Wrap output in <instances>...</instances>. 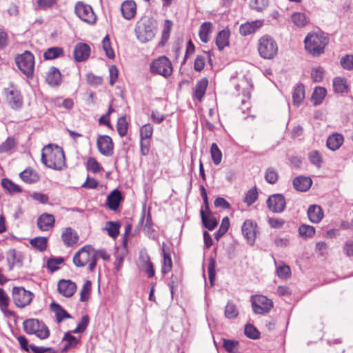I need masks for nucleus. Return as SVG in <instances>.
Returning a JSON list of instances; mask_svg holds the SVG:
<instances>
[{
  "mask_svg": "<svg viewBox=\"0 0 353 353\" xmlns=\"http://www.w3.org/2000/svg\"><path fill=\"white\" fill-rule=\"evenodd\" d=\"M41 162L48 168L61 170L65 166V158L62 148L52 144L45 146L41 154Z\"/></svg>",
  "mask_w": 353,
  "mask_h": 353,
  "instance_id": "f257e3e1",
  "label": "nucleus"
},
{
  "mask_svg": "<svg viewBox=\"0 0 353 353\" xmlns=\"http://www.w3.org/2000/svg\"><path fill=\"white\" fill-rule=\"evenodd\" d=\"M157 30V21L152 17L144 16L137 22L134 32L137 39L145 43L154 37Z\"/></svg>",
  "mask_w": 353,
  "mask_h": 353,
  "instance_id": "f03ea898",
  "label": "nucleus"
},
{
  "mask_svg": "<svg viewBox=\"0 0 353 353\" xmlns=\"http://www.w3.org/2000/svg\"><path fill=\"white\" fill-rule=\"evenodd\" d=\"M305 50L312 56H319L324 52L325 47L328 44L329 39L323 33H312L307 35L304 40Z\"/></svg>",
  "mask_w": 353,
  "mask_h": 353,
  "instance_id": "7ed1b4c3",
  "label": "nucleus"
},
{
  "mask_svg": "<svg viewBox=\"0 0 353 353\" xmlns=\"http://www.w3.org/2000/svg\"><path fill=\"white\" fill-rule=\"evenodd\" d=\"M23 327L28 334H35L40 339H46L50 335L48 327L41 321L30 319L23 321Z\"/></svg>",
  "mask_w": 353,
  "mask_h": 353,
  "instance_id": "20e7f679",
  "label": "nucleus"
},
{
  "mask_svg": "<svg viewBox=\"0 0 353 353\" xmlns=\"http://www.w3.org/2000/svg\"><path fill=\"white\" fill-rule=\"evenodd\" d=\"M150 71L152 74L168 78L172 74L173 68L170 59L166 56L163 55L151 61Z\"/></svg>",
  "mask_w": 353,
  "mask_h": 353,
  "instance_id": "39448f33",
  "label": "nucleus"
},
{
  "mask_svg": "<svg viewBox=\"0 0 353 353\" xmlns=\"http://www.w3.org/2000/svg\"><path fill=\"white\" fill-rule=\"evenodd\" d=\"M258 50L261 57L271 59L277 54L278 46L272 37L263 36L259 40Z\"/></svg>",
  "mask_w": 353,
  "mask_h": 353,
  "instance_id": "423d86ee",
  "label": "nucleus"
},
{
  "mask_svg": "<svg viewBox=\"0 0 353 353\" xmlns=\"http://www.w3.org/2000/svg\"><path fill=\"white\" fill-rule=\"evenodd\" d=\"M15 62L19 69L27 77L32 76L34 68V57L30 52L25 51L23 54L17 56Z\"/></svg>",
  "mask_w": 353,
  "mask_h": 353,
  "instance_id": "0eeeda50",
  "label": "nucleus"
},
{
  "mask_svg": "<svg viewBox=\"0 0 353 353\" xmlns=\"http://www.w3.org/2000/svg\"><path fill=\"white\" fill-rule=\"evenodd\" d=\"M74 13L83 22L94 25L97 22V15L92 8L83 1H77L74 6Z\"/></svg>",
  "mask_w": 353,
  "mask_h": 353,
  "instance_id": "6e6552de",
  "label": "nucleus"
},
{
  "mask_svg": "<svg viewBox=\"0 0 353 353\" xmlns=\"http://www.w3.org/2000/svg\"><path fill=\"white\" fill-rule=\"evenodd\" d=\"M94 249L90 245L81 248L74 256V265H96Z\"/></svg>",
  "mask_w": 353,
  "mask_h": 353,
  "instance_id": "1a4fd4ad",
  "label": "nucleus"
},
{
  "mask_svg": "<svg viewBox=\"0 0 353 353\" xmlns=\"http://www.w3.org/2000/svg\"><path fill=\"white\" fill-rule=\"evenodd\" d=\"M251 302L252 310L257 314H268L273 307L272 301L263 295L252 296Z\"/></svg>",
  "mask_w": 353,
  "mask_h": 353,
  "instance_id": "9d476101",
  "label": "nucleus"
},
{
  "mask_svg": "<svg viewBox=\"0 0 353 353\" xmlns=\"http://www.w3.org/2000/svg\"><path fill=\"white\" fill-rule=\"evenodd\" d=\"M33 297L34 294L23 287H14L12 289L13 301L18 307L23 308L28 305Z\"/></svg>",
  "mask_w": 353,
  "mask_h": 353,
  "instance_id": "9b49d317",
  "label": "nucleus"
},
{
  "mask_svg": "<svg viewBox=\"0 0 353 353\" xmlns=\"http://www.w3.org/2000/svg\"><path fill=\"white\" fill-rule=\"evenodd\" d=\"M266 203L269 210L274 213L282 212L286 206L285 197L281 194L272 195L268 199Z\"/></svg>",
  "mask_w": 353,
  "mask_h": 353,
  "instance_id": "f8f14e48",
  "label": "nucleus"
},
{
  "mask_svg": "<svg viewBox=\"0 0 353 353\" xmlns=\"http://www.w3.org/2000/svg\"><path fill=\"white\" fill-rule=\"evenodd\" d=\"M257 225L252 220H246L242 225L241 232L247 242L252 245L256 236Z\"/></svg>",
  "mask_w": 353,
  "mask_h": 353,
  "instance_id": "ddd939ff",
  "label": "nucleus"
},
{
  "mask_svg": "<svg viewBox=\"0 0 353 353\" xmlns=\"http://www.w3.org/2000/svg\"><path fill=\"white\" fill-rule=\"evenodd\" d=\"M97 145L100 153L110 157L113 154L114 144L112 139L108 135H100L97 138Z\"/></svg>",
  "mask_w": 353,
  "mask_h": 353,
  "instance_id": "4468645a",
  "label": "nucleus"
},
{
  "mask_svg": "<svg viewBox=\"0 0 353 353\" xmlns=\"http://www.w3.org/2000/svg\"><path fill=\"white\" fill-rule=\"evenodd\" d=\"M73 54L76 61H84L90 54V48L86 43H79L74 47Z\"/></svg>",
  "mask_w": 353,
  "mask_h": 353,
  "instance_id": "2eb2a0df",
  "label": "nucleus"
},
{
  "mask_svg": "<svg viewBox=\"0 0 353 353\" xmlns=\"http://www.w3.org/2000/svg\"><path fill=\"white\" fill-rule=\"evenodd\" d=\"M54 216L48 213H43L41 214L37 221L39 229L41 231H48L54 224Z\"/></svg>",
  "mask_w": 353,
  "mask_h": 353,
  "instance_id": "dca6fc26",
  "label": "nucleus"
},
{
  "mask_svg": "<svg viewBox=\"0 0 353 353\" xmlns=\"http://www.w3.org/2000/svg\"><path fill=\"white\" fill-rule=\"evenodd\" d=\"M77 290V285L70 280H61L58 283V290L65 297L72 296Z\"/></svg>",
  "mask_w": 353,
  "mask_h": 353,
  "instance_id": "f3484780",
  "label": "nucleus"
},
{
  "mask_svg": "<svg viewBox=\"0 0 353 353\" xmlns=\"http://www.w3.org/2000/svg\"><path fill=\"white\" fill-rule=\"evenodd\" d=\"M46 81L52 87L59 85L62 81L59 70L54 66L50 67L46 74Z\"/></svg>",
  "mask_w": 353,
  "mask_h": 353,
  "instance_id": "a211bd4d",
  "label": "nucleus"
},
{
  "mask_svg": "<svg viewBox=\"0 0 353 353\" xmlns=\"http://www.w3.org/2000/svg\"><path fill=\"white\" fill-rule=\"evenodd\" d=\"M263 25L260 20H256L251 22H247L241 24L239 28V32L243 36H247L254 33Z\"/></svg>",
  "mask_w": 353,
  "mask_h": 353,
  "instance_id": "6ab92c4d",
  "label": "nucleus"
},
{
  "mask_svg": "<svg viewBox=\"0 0 353 353\" xmlns=\"http://www.w3.org/2000/svg\"><path fill=\"white\" fill-rule=\"evenodd\" d=\"M121 10L123 17L130 20L134 18L136 14L137 5L134 1L128 0L122 3Z\"/></svg>",
  "mask_w": 353,
  "mask_h": 353,
  "instance_id": "aec40b11",
  "label": "nucleus"
},
{
  "mask_svg": "<svg viewBox=\"0 0 353 353\" xmlns=\"http://www.w3.org/2000/svg\"><path fill=\"white\" fill-rule=\"evenodd\" d=\"M7 101L12 109H18L22 105V97L16 89L10 90L6 94Z\"/></svg>",
  "mask_w": 353,
  "mask_h": 353,
  "instance_id": "412c9836",
  "label": "nucleus"
},
{
  "mask_svg": "<svg viewBox=\"0 0 353 353\" xmlns=\"http://www.w3.org/2000/svg\"><path fill=\"white\" fill-rule=\"evenodd\" d=\"M122 200L121 191L115 189L107 196V206L112 210H117Z\"/></svg>",
  "mask_w": 353,
  "mask_h": 353,
  "instance_id": "4be33fe9",
  "label": "nucleus"
},
{
  "mask_svg": "<svg viewBox=\"0 0 353 353\" xmlns=\"http://www.w3.org/2000/svg\"><path fill=\"white\" fill-rule=\"evenodd\" d=\"M307 216L309 220L314 223H319L323 218V211L321 206L312 205L307 209Z\"/></svg>",
  "mask_w": 353,
  "mask_h": 353,
  "instance_id": "5701e85b",
  "label": "nucleus"
},
{
  "mask_svg": "<svg viewBox=\"0 0 353 353\" xmlns=\"http://www.w3.org/2000/svg\"><path fill=\"white\" fill-rule=\"evenodd\" d=\"M61 239L67 246H72L76 244L79 240L77 233L71 228H65L62 234Z\"/></svg>",
  "mask_w": 353,
  "mask_h": 353,
  "instance_id": "b1692460",
  "label": "nucleus"
},
{
  "mask_svg": "<svg viewBox=\"0 0 353 353\" xmlns=\"http://www.w3.org/2000/svg\"><path fill=\"white\" fill-rule=\"evenodd\" d=\"M312 181L310 177L299 176L293 180L294 188L300 192H306L310 189Z\"/></svg>",
  "mask_w": 353,
  "mask_h": 353,
  "instance_id": "393cba45",
  "label": "nucleus"
},
{
  "mask_svg": "<svg viewBox=\"0 0 353 353\" xmlns=\"http://www.w3.org/2000/svg\"><path fill=\"white\" fill-rule=\"evenodd\" d=\"M343 141L344 139L341 134L339 133H333L328 137L326 145L330 150L335 151L341 146Z\"/></svg>",
  "mask_w": 353,
  "mask_h": 353,
  "instance_id": "a878e982",
  "label": "nucleus"
},
{
  "mask_svg": "<svg viewBox=\"0 0 353 353\" xmlns=\"http://www.w3.org/2000/svg\"><path fill=\"white\" fill-rule=\"evenodd\" d=\"M230 34L228 29H223L217 34L216 44L219 50H222L225 47L229 46Z\"/></svg>",
  "mask_w": 353,
  "mask_h": 353,
  "instance_id": "bb28decb",
  "label": "nucleus"
},
{
  "mask_svg": "<svg viewBox=\"0 0 353 353\" xmlns=\"http://www.w3.org/2000/svg\"><path fill=\"white\" fill-rule=\"evenodd\" d=\"M291 21L298 28H303L307 26L310 19L303 12H294L291 15Z\"/></svg>",
  "mask_w": 353,
  "mask_h": 353,
  "instance_id": "cd10ccee",
  "label": "nucleus"
},
{
  "mask_svg": "<svg viewBox=\"0 0 353 353\" xmlns=\"http://www.w3.org/2000/svg\"><path fill=\"white\" fill-rule=\"evenodd\" d=\"M200 214L204 227L209 230H213L218 224L215 217H214L211 214H205L203 210H201Z\"/></svg>",
  "mask_w": 353,
  "mask_h": 353,
  "instance_id": "c85d7f7f",
  "label": "nucleus"
},
{
  "mask_svg": "<svg viewBox=\"0 0 353 353\" xmlns=\"http://www.w3.org/2000/svg\"><path fill=\"white\" fill-rule=\"evenodd\" d=\"M21 179L27 183H34L39 181V174L32 169H26L20 173Z\"/></svg>",
  "mask_w": 353,
  "mask_h": 353,
  "instance_id": "c756f323",
  "label": "nucleus"
},
{
  "mask_svg": "<svg viewBox=\"0 0 353 353\" xmlns=\"http://www.w3.org/2000/svg\"><path fill=\"white\" fill-rule=\"evenodd\" d=\"M50 307L52 310L55 313L57 321L58 323L61 322L65 319L70 318V315L59 304L53 302L50 304Z\"/></svg>",
  "mask_w": 353,
  "mask_h": 353,
  "instance_id": "7c9ffc66",
  "label": "nucleus"
},
{
  "mask_svg": "<svg viewBox=\"0 0 353 353\" xmlns=\"http://www.w3.org/2000/svg\"><path fill=\"white\" fill-rule=\"evenodd\" d=\"M208 84V81L206 78H203L196 83L194 96L199 101H201L204 97Z\"/></svg>",
  "mask_w": 353,
  "mask_h": 353,
  "instance_id": "2f4dec72",
  "label": "nucleus"
},
{
  "mask_svg": "<svg viewBox=\"0 0 353 353\" xmlns=\"http://www.w3.org/2000/svg\"><path fill=\"white\" fill-rule=\"evenodd\" d=\"M212 24L210 22H204L200 27L199 35L203 43L209 41V35L212 32Z\"/></svg>",
  "mask_w": 353,
  "mask_h": 353,
  "instance_id": "473e14b6",
  "label": "nucleus"
},
{
  "mask_svg": "<svg viewBox=\"0 0 353 353\" xmlns=\"http://www.w3.org/2000/svg\"><path fill=\"white\" fill-rule=\"evenodd\" d=\"M292 98L295 105H299L305 99V88L303 84H299L294 88Z\"/></svg>",
  "mask_w": 353,
  "mask_h": 353,
  "instance_id": "72a5a7b5",
  "label": "nucleus"
},
{
  "mask_svg": "<svg viewBox=\"0 0 353 353\" xmlns=\"http://www.w3.org/2000/svg\"><path fill=\"white\" fill-rule=\"evenodd\" d=\"M121 224L118 221H108L105 223V230H107L110 236L115 239L119 234Z\"/></svg>",
  "mask_w": 353,
  "mask_h": 353,
  "instance_id": "f704fd0d",
  "label": "nucleus"
},
{
  "mask_svg": "<svg viewBox=\"0 0 353 353\" xmlns=\"http://www.w3.org/2000/svg\"><path fill=\"white\" fill-rule=\"evenodd\" d=\"M172 21H170L169 19L165 20L164 24H163V28L162 33H161V40L159 43L160 46H165V43L168 41V40L170 37V32L172 30Z\"/></svg>",
  "mask_w": 353,
  "mask_h": 353,
  "instance_id": "c9c22d12",
  "label": "nucleus"
},
{
  "mask_svg": "<svg viewBox=\"0 0 353 353\" xmlns=\"http://www.w3.org/2000/svg\"><path fill=\"white\" fill-rule=\"evenodd\" d=\"M63 54V50L60 47H52L46 50L43 57L46 60H51L58 58Z\"/></svg>",
  "mask_w": 353,
  "mask_h": 353,
  "instance_id": "e433bc0d",
  "label": "nucleus"
},
{
  "mask_svg": "<svg viewBox=\"0 0 353 353\" xmlns=\"http://www.w3.org/2000/svg\"><path fill=\"white\" fill-rule=\"evenodd\" d=\"M1 185L10 193H19L21 192V188L11 180L5 178L1 180Z\"/></svg>",
  "mask_w": 353,
  "mask_h": 353,
  "instance_id": "4c0bfd02",
  "label": "nucleus"
},
{
  "mask_svg": "<svg viewBox=\"0 0 353 353\" xmlns=\"http://www.w3.org/2000/svg\"><path fill=\"white\" fill-rule=\"evenodd\" d=\"M301 237L304 239L311 238L315 234V228L313 226L303 224L298 229Z\"/></svg>",
  "mask_w": 353,
  "mask_h": 353,
  "instance_id": "58836bf2",
  "label": "nucleus"
},
{
  "mask_svg": "<svg viewBox=\"0 0 353 353\" xmlns=\"http://www.w3.org/2000/svg\"><path fill=\"white\" fill-rule=\"evenodd\" d=\"M327 91L323 87H317L314 89L312 95V101L315 105L320 104L325 97L326 96Z\"/></svg>",
  "mask_w": 353,
  "mask_h": 353,
  "instance_id": "ea45409f",
  "label": "nucleus"
},
{
  "mask_svg": "<svg viewBox=\"0 0 353 353\" xmlns=\"http://www.w3.org/2000/svg\"><path fill=\"white\" fill-rule=\"evenodd\" d=\"M333 89L335 92L343 93L347 90L346 80L344 78L336 77L333 80Z\"/></svg>",
  "mask_w": 353,
  "mask_h": 353,
  "instance_id": "a19ab883",
  "label": "nucleus"
},
{
  "mask_svg": "<svg viewBox=\"0 0 353 353\" xmlns=\"http://www.w3.org/2000/svg\"><path fill=\"white\" fill-rule=\"evenodd\" d=\"M48 239L46 237L38 236L30 241V245L39 250V251H44L47 248Z\"/></svg>",
  "mask_w": 353,
  "mask_h": 353,
  "instance_id": "79ce46f5",
  "label": "nucleus"
},
{
  "mask_svg": "<svg viewBox=\"0 0 353 353\" xmlns=\"http://www.w3.org/2000/svg\"><path fill=\"white\" fill-rule=\"evenodd\" d=\"M9 303V296L2 288H0V309L4 314H12V312L8 310Z\"/></svg>",
  "mask_w": 353,
  "mask_h": 353,
  "instance_id": "37998d69",
  "label": "nucleus"
},
{
  "mask_svg": "<svg viewBox=\"0 0 353 353\" xmlns=\"http://www.w3.org/2000/svg\"><path fill=\"white\" fill-rule=\"evenodd\" d=\"M258 199V192L256 187L250 189L245 195L243 202L247 204L248 206L252 205Z\"/></svg>",
  "mask_w": 353,
  "mask_h": 353,
  "instance_id": "c03bdc74",
  "label": "nucleus"
},
{
  "mask_svg": "<svg viewBox=\"0 0 353 353\" xmlns=\"http://www.w3.org/2000/svg\"><path fill=\"white\" fill-rule=\"evenodd\" d=\"M210 154L213 163L214 165H219L222 159V153L219 150L216 143H213L210 147Z\"/></svg>",
  "mask_w": 353,
  "mask_h": 353,
  "instance_id": "a18cd8bd",
  "label": "nucleus"
},
{
  "mask_svg": "<svg viewBox=\"0 0 353 353\" xmlns=\"http://www.w3.org/2000/svg\"><path fill=\"white\" fill-rule=\"evenodd\" d=\"M264 176L268 183L274 184L278 181L279 174L274 168L270 167L266 170Z\"/></svg>",
  "mask_w": 353,
  "mask_h": 353,
  "instance_id": "49530a36",
  "label": "nucleus"
},
{
  "mask_svg": "<svg viewBox=\"0 0 353 353\" xmlns=\"http://www.w3.org/2000/svg\"><path fill=\"white\" fill-rule=\"evenodd\" d=\"M128 124L125 117H121L118 119L117 123V130L121 137H124L128 132Z\"/></svg>",
  "mask_w": 353,
  "mask_h": 353,
  "instance_id": "de8ad7c7",
  "label": "nucleus"
},
{
  "mask_svg": "<svg viewBox=\"0 0 353 353\" xmlns=\"http://www.w3.org/2000/svg\"><path fill=\"white\" fill-rule=\"evenodd\" d=\"M229 227L230 221L228 217L225 216L222 219L221 224L218 231L215 233V239L219 240L221 236H223L228 232Z\"/></svg>",
  "mask_w": 353,
  "mask_h": 353,
  "instance_id": "09e8293b",
  "label": "nucleus"
},
{
  "mask_svg": "<svg viewBox=\"0 0 353 353\" xmlns=\"http://www.w3.org/2000/svg\"><path fill=\"white\" fill-rule=\"evenodd\" d=\"M91 292V282L90 281H86L80 292V301L81 302H85L88 301L90 298V294Z\"/></svg>",
  "mask_w": 353,
  "mask_h": 353,
  "instance_id": "8fccbe9b",
  "label": "nucleus"
},
{
  "mask_svg": "<svg viewBox=\"0 0 353 353\" xmlns=\"http://www.w3.org/2000/svg\"><path fill=\"white\" fill-rule=\"evenodd\" d=\"M102 46L103 49L105 52L106 56L109 59H114V52L111 47V43L110 40V37L108 35H106L103 41H102Z\"/></svg>",
  "mask_w": 353,
  "mask_h": 353,
  "instance_id": "3c124183",
  "label": "nucleus"
},
{
  "mask_svg": "<svg viewBox=\"0 0 353 353\" xmlns=\"http://www.w3.org/2000/svg\"><path fill=\"white\" fill-rule=\"evenodd\" d=\"M17 145L16 140L13 137H8L0 145V152H8L13 149Z\"/></svg>",
  "mask_w": 353,
  "mask_h": 353,
  "instance_id": "603ef678",
  "label": "nucleus"
},
{
  "mask_svg": "<svg viewBox=\"0 0 353 353\" xmlns=\"http://www.w3.org/2000/svg\"><path fill=\"white\" fill-rule=\"evenodd\" d=\"M239 314V312L234 304L228 303L225 308V316L227 319H234Z\"/></svg>",
  "mask_w": 353,
  "mask_h": 353,
  "instance_id": "864d4df0",
  "label": "nucleus"
},
{
  "mask_svg": "<svg viewBox=\"0 0 353 353\" xmlns=\"http://www.w3.org/2000/svg\"><path fill=\"white\" fill-rule=\"evenodd\" d=\"M86 81L90 85L97 87L102 84L103 79L90 72L86 74Z\"/></svg>",
  "mask_w": 353,
  "mask_h": 353,
  "instance_id": "5fc2aeb1",
  "label": "nucleus"
},
{
  "mask_svg": "<svg viewBox=\"0 0 353 353\" xmlns=\"http://www.w3.org/2000/svg\"><path fill=\"white\" fill-rule=\"evenodd\" d=\"M244 333L248 337L252 339H256L259 338L260 335L257 329L251 324H248L245 325Z\"/></svg>",
  "mask_w": 353,
  "mask_h": 353,
  "instance_id": "6e6d98bb",
  "label": "nucleus"
},
{
  "mask_svg": "<svg viewBox=\"0 0 353 353\" xmlns=\"http://www.w3.org/2000/svg\"><path fill=\"white\" fill-rule=\"evenodd\" d=\"M239 342L236 341L224 339L223 346L230 353H236Z\"/></svg>",
  "mask_w": 353,
  "mask_h": 353,
  "instance_id": "4d7b16f0",
  "label": "nucleus"
},
{
  "mask_svg": "<svg viewBox=\"0 0 353 353\" xmlns=\"http://www.w3.org/2000/svg\"><path fill=\"white\" fill-rule=\"evenodd\" d=\"M87 168L88 170L92 171L93 173H98L102 170L100 164L93 157H90L88 159Z\"/></svg>",
  "mask_w": 353,
  "mask_h": 353,
  "instance_id": "13d9d810",
  "label": "nucleus"
},
{
  "mask_svg": "<svg viewBox=\"0 0 353 353\" xmlns=\"http://www.w3.org/2000/svg\"><path fill=\"white\" fill-rule=\"evenodd\" d=\"M162 254L163 258V265H172L170 250L165 243H162Z\"/></svg>",
  "mask_w": 353,
  "mask_h": 353,
  "instance_id": "bf43d9fd",
  "label": "nucleus"
},
{
  "mask_svg": "<svg viewBox=\"0 0 353 353\" xmlns=\"http://www.w3.org/2000/svg\"><path fill=\"white\" fill-rule=\"evenodd\" d=\"M309 159L311 163L315 165L318 168L321 167L322 163V157L318 151H312L309 154Z\"/></svg>",
  "mask_w": 353,
  "mask_h": 353,
  "instance_id": "052dcab7",
  "label": "nucleus"
},
{
  "mask_svg": "<svg viewBox=\"0 0 353 353\" xmlns=\"http://www.w3.org/2000/svg\"><path fill=\"white\" fill-rule=\"evenodd\" d=\"M343 68L350 70L353 68V55L347 54L343 57L340 61Z\"/></svg>",
  "mask_w": 353,
  "mask_h": 353,
  "instance_id": "680f3d73",
  "label": "nucleus"
},
{
  "mask_svg": "<svg viewBox=\"0 0 353 353\" xmlns=\"http://www.w3.org/2000/svg\"><path fill=\"white\" fill-rule=\"evenodd\" d=\"M63 340L67 342V343L64 346V350H68L70 347H75L79 342L77 338L71 335L70 333L65 334Z\"/></svg>",
  "mask_w": 353,
  "mask_h": 353,
  "instance_id": "e2e57ef3",
  "label": "nucleus"
},
{
  "mask_svg": "<svg viewBox=\"0 0 353 353\" xmlns=\"http://www.w3.org/2000/svg\"><path fill=\"white\" fill-rule=\"evenodd\" d=\"M250 6L257 11H262L268 6V0H251Z\"/></svg>",
  "mask_w": 353,
  "mask_h": 353,
  "instance_id": "0e129e2a",
  "label": "nucleus"
},
{
  "mask_svg": "<svg viewBox=\"0 0 353 353\" xmlns=\"http://www.w3.org/2000/svg\"><path fill=\"white\" fill-rule=\"evenodd\" d=\"M276 274L281 279H288L291 275L290 266H278Z\"/></svg>",
  "mask_w": 353,
  "mask_h": 353,
  "instance_id": "69168bd1",
  "label": "nucleus"
},
{
  "mask_svg": "<svg viewBox=\"0 0 353 353\" xmlns=\"http://www.w3.org/2000/svg\"><path fill=\"white\" fill-rule=\"evenodd\" d=\"M153 133V128L150 124L143 125L140 130V136L142 139H150Z\"/></svg>",
  "mask_w": 353,
  "mask_h": 353,
  "instance_id": "338daca9",
  "label": "nucleus"
},
{
  "mask_svg": "<svg viewBox=\"0 0 353 353\" xmlns=\"http://www.w3.org/2000/svg\"><path fill=\"white\" fill-rule=\"evenodd\" d=\"M89 323V316L88 315L83 316L81 321L78 323L77 327L74 330V333H80L83 332Z\"/></svg>",
  "mask_w": 353,
  "mask_h": 353,
  "instance_id": "774afa93",
  "label": "nucleus"
}]
</instances>
